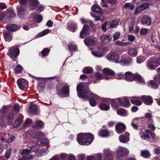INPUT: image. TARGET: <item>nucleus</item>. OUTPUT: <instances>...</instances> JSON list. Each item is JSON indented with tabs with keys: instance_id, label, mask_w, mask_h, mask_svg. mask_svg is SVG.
Listing matches in <instances>:
<instances>
[{
	"instance_id": "nucleus-1",
	"label": "nucleus",
	"mask_w": 160,
	"mask_h": 160,
	"mask_svg": "<svg viewBox=\"0 0 160 160\" xmlns=\"http://www.w3.org/2000/svg\"><path fill=\"white\" fill-rule=\"evenodd\" d=\"M78 96L84 100H88L90 105L93 107L96 105V102L99 101L102 102L99 105L100 108L103 111H108L110 108L108 104L110 100L108 98H101L91 92L88 89V87L83 83H80L77 87Z\"/></svg>"
},
{
	"instance_id": "nucleus-2",
	"label": "nucleus",
	"mask_w": 160,
	"mask_h": 160,
	"mask_svg": "<svg viewBox=\"0 0 160 160\" xmlns=\"http://www.w3.org/2000/svg\"><path fill=\"white\" fill-rule=\"evenodd\" d=\"M124 79L130 82L136 80L142 84L145 83L144 79L139 74L133 73L129 71L125 73Z\"/></svg>"
},
{
	"instance_id": "nucleus-3",
	"label": "nucleus",
	"mask_w": 160,
	"mask_h": 160,
	"mask_svg": "<svg viewBox=\"0 0 160 160\" xmlns=\"http://www.w3.org/2000/svg\"><path fill=\"white\" fill-rule=\"evenodd\" d=\"M112 107L114 109H118L119 106L128 107L130 106V103L128 98H118L113 101L111 103Z\"/></svg>"
},
{
	"instance_id": "nucleus-4",
	"label": "nucleus",
	"mask_w": 160,
	"mask_h": 160,
	"mask_svg": "<svg viewBox=\"0 0 160 160\" xmlns=\"http://www.w3.org/2000/svg\"><path fill=\"white\" fill-rule=\"evenodd\" d=\"M107 59L109 61L116 63H119L120 57L116 52H109L107 56Z\"/></svg>"
},
{
	"instance_id": "nucleus-5",
	"label": "nucleus",
	"mask_w": 160,
	"mask_h": 160,
	"mask_svg": "<svg viewBox=\"0 0 160 160\" xmlns=\"http://www.w3.org/2000/svg\"><path fill=\"white\" fill-rule=\"evenodd\" d=\"M19 53V50L17 46L11 47L8 51L7 55L11 58L15 59Z\"/></svg>"
},
{
	"instance_id": "nucleus-6",
	"label": "nucleus",
	"mask_w": 160,
	"mask_h": 160,
	"mask_svg": "<svg viewBox=\"0 0 160 160\" xmlns=\"http://www.w3.org/2000/svg\"><path fill=\"white\" fill-rule=\"evenodd\" d=\"M108 51V49L107 47H102L99 48L98 51L92 50V52L94 56L98 58H101L103 56L104 54L106 53Z\"/></svg>"
},
{
	"instance_id": "nucleus-7",
	"label": "nucleus",
	"mask_w": 160,
	"mask_h": 160,
	"mask_svg": "<svg viewBox=\"0 0 160 160\" xmlns=\"http://www.w3.org/2000/svg\"><path fill=\"white\" fill-rule=\"evenodd\" d=\"M129 152L128 150L125 147L120 146L119 147L117 154V159L120 160L122 158L127 155Z\"/></svg>"
},
{
	"instance_id": "nucleus-8",
	"label": "nucleus",
	"mask_w": 160,
	"mask_h": 160,
	"mask_svg": "<svg viewBox=\"0 0 160 160\" xmlns=\"http://www.w3.org/2000/svg\"><path fill=\"white\" fill-rule=\"evenodd\" d=\"M17 83L19 88L23 91L26 90L28 87V84L27 81L24 79H21L18 80Z\"/></svg>"
},
{
	"instance_id": "nucleus-9",
	"label": "nucleus",
	"mask_w": 160,
	"mask_h": 160,
	"mask_svg": "<svg viewBox=\"0 0 160 160\" xmlns=\"http://www.w3.org/2000/svg\"><path fill=\"white\" fill-rule=\"evenodd\" d=\"M147 68L150 70H155L157 67L155 62V59L151 58L148 60L146 62Z\"/></svg>"
},
{
	"instance_id": "nucleus-10",
	"label": "nucleus",
	"mask_w": 160,
	"mask_h": 160,
	"mask_svg": "<svg viewBox=\"0 0 160 160\" xmlns=\"http://www.w3.org/2000/svg\"><path fill=\"white\" fill-rule=\"evenodd\" d=\"M58 95L61 97H64L69 96V87L68 85L64 86L62 89L59 92H58Z\"/></svg>"
},
{
	"instance_id": "nucleus-11",
	"label": "nucleus",
	"mask_w": 160,
	"mask_h": 160,
	"mask_svg": "<svg viewBox=\"0 0 160 160\" xmlns=\"http://www.w3.org/2000/svg\"><path fill=\"white\" fill-rule=\"evenodd\" d=\"M126 127L124 124L121 122L118 123L116 126V132L120 134L123 132L125 130Z\"/></svg>"
},
{
	"instance_id": "nucleus-12",
	"label": "nucleus",
	"mask_w": 160,
	"mask_h": 160,
	"mask_svg": "<svg viewBox=\"0 0 160 160\" xmlns=\"http://www.w3.org/2000/svg\"><path fill=\"white\" fill-rule=\"evenodd\" d=\"M105 154L104 160H112L113 156L112 152L109 149H105L103 150Z\"/></svg>"
},
{
	"instance_id": "nucleus-13",
	"label": "nucleus",
	"mask_w": 160,
	"mask_h": 160,
	"mask_svg": "<svg viewBox=\"0 0 160 160\" xmlns=\"http://www.w3.org/2000/svg\"><path fill=\"white\" fill-rule=\"evenodd\" d=\"M141 98L143 102L146 105H150L153 102L152 98L150 96H141Z\"/></svg>"
},
{
	"instance_id": "nucleus-14",
	"label": "nucleus",
	"mask_w": 160,
	"mask_h": 160,
	"mask_svg": "<svg viewBox=\"0 0 160 160\" xmlns=\"http://www.w3.org/2000/svg\"><path fill=\"white\" fill-rule=\"evenodd\" d=\"M85 139V135L84 134H79L77 137V141L80 145H86V141Z\"/></svg>"
},
{
	"instance_id": "nucleus-15",
	"label": "nucleus",
	"mask_w": 160,
	"mask_h": 160,
	"mask_svg": "<svg viewBox=\"0 0 160 160\" xmlns=\"http://www.w3.org/2000/svg\"><path fill=\"white\" fill-rule=\"evenodd\" d=\"M129 134L126 132L124 134L121 135L119 137L120 141L122 143H126L129 140Z\"/></svg>"
},
{
	"instance_id": "nucleus-16",
	"label": "nucleus",
	"mask_w": 160,
	"mask_h": 160,
	"mask_svg": "<svg viewBox=\"0 0 160 160\" xmlns=\"http://www.w3.org/2000/svg\"><path fill=\"white\" fill-rule=\"evenodd\" d=\"M90 33V29L88 26L84 25L83 28V30L80 32V37L82 38H83L86 35L89 34Z\"/></svg>"
},
{
	"instance_id": "nucleus-17",
	"label": "nucleus",
	"mask_w": 160,
	"mask_h": 160,
	"mask_svg": "<svg viewBox=\"0 0 160 160\" xmlns=\"http://www.w3.org/2000/svg\"><path fill=\"white\" fill-rule=\"evenodd\" d=\"M152 19L148 16H144L142 17L141 19V22L143 25L150 26L151 23Z\"/></svg>"
},
{
	"instance_id": "nucleus-18",
	"label": "nucleus",
	"mask_w": 160,
	"mask_h": 160,
	"mask_svg": "<svg viewBox=\"0 0 160 160\" xmlns=\"http://www.w3.org/2000/svg\"><path fill=\"white\" fill-rule=\"evenodd\" d=\"M20 26H18L14 24H8L6 26V28L8 31L14 32L19 29L20 28Z\"/></svg>"
},
{
	"instance_id": "nucleus-19",
	"label": "nucleus",
	"mask_w": 160,
	"mask_h": 160,
	"mask_svg": "<svg viewBox=\"0 0 160 160\" xmlns=\"http://www.w3.org/2000/svg\"><path fill=\"white\" fill-rule=\"evenodd\" d=\"M103 72L107 76L109 77V79L113 78L115 72L114 71L108 68H104L103 70Z\"/></svg>"
},
{
	"instance_id": "nucleus-20",
	"label": "nucleus",
	"mask_w": 160,
	"mask_h": 160,
	"mask_svg": "<svg viewBox=\"0 0 160 160\" xmlns=\"http://www.w3.org/2000/svg\"><path fill=\"white\" fill-rule=\"evenodd\" d=\"M8 107V106H3L0 110V119L2 121L5 117L6 112Z\"/></svg>"
},
{
	"instance_id": "nucleus-21",
	"label": "nucleus",
	"mask_w": 160,
	"mask_h": 160,
	"mask_svg": "<svg viewBox=\"0 0 160 160\" xmlns=\"http://www.w3.org/2000/svg\"><path fill=\"white\" fill-rule=\"evenodd\" d=\"M112 38L111 35H102L100 38V40L105 43H108L110 42Z\"/></svg>"
},
{
	"instance_id": "nucleus-22",
	"label": "nucleus",
	"mask_w": 160,
	"mask_h": 160,
	"mask_svg": "<svg viewBox=\"0 0 160 160\" xmlns=\"http://www.w3.org/2000/svg\"><path fill=\"white\" fill-rule=\"evenodd\" d=\"M84 134L85 135L86 145H89L93 141L94 139L93 136L92 134L89 133H85Z\"/></svg>"
},
{
	"instance_id": "nucleus-23",
	"label": "nucleus",
	"mask_w": 160,
	"mask_h": 160,
	"mask_svg": "<svg viewBox=\"0 0 160 160\" xmlns=\"http://www.w3.org/2000/svg\"><path fill=\"white\" fill-rule=\"evenodd\" d=\"M141 98L139 97H133L131 98V101L132 103L134 105L140 106L142 104L140 100Z\"/></svg>"
},
{
	"instance_id": "nucleus-24",
	"label": "nucleus",
	"mask_w": 160,
	"mask_h": 160,
	"mask_svg": "<svg viewBox=\"0 0 160 160\" xmlns=\"http://www.w3.org/2000/svg\"><path fill=\"white\" fill-rule=\"evenodd\" d=\"M69 30L72 32H74L77 29V24L74 22H70L68 24Z\"/></svg>"
},
{
	"instance_id": "nucleus-25",
	"label": "nucleus",
	"mask_w": 160,
	"mask_h": 160,
	"mask_svg": "<svg viewBox=\"0 0 160 160\" xmlns=\"http://www.w3.org/2000/svg\"><path fill=\"white\" fill-rule=\"evenodd\" d=\"M102 158V155L101 154L98 153L94 155L88 156L87 160H101Z\"/></svg>"
},
{
	"instance_id": "nucleus-26",
	"label": "nucleus",
	"mask_w": 160,
	"mask_h": 160,
	"mask_svg": "<svg viewBox=\"0 0 160 160\" xmlns=\"http://www.w3.org/2000/svg\"><path fill=\"white\" fill-rule=\"evenodd\" d=\"M49 143V141L45 138H42L38 139L37 142V144L40 146L43 147L45 145Z\"/></svg>"
},
{
	"instance_id": "nucleus-27",
	"label": "nucleus",
	"mask_w": 160,
	"mask_h": 160,
	"mask_svg": "<svg viewBox=\"0 0 160 160\" xmlns=\"http://www.w3.org/2000/svg\"><path fill=\"white\" fill-rule=\"evenodd\" d=\"M17 8L18 16L21 18H23V15L25 13V10L24 8L21 6H17Z\"/></svg>"
},
{
	"instance_id": "nucleus-28",
	"label": "nucleus",
	"mask_w": 160,
	"mask_h": 160,
	"mask_svg": "<svg viewBox=\"0 0 160 160\" xmlns=\"http://www.w3.org/2000/svg\"><path fill=\"white\" fill-rule=\"evenodd\" d=\"M126 56L125 55H123L122 56L121 61L123 63L124 65H128L132 62V59L128 57L124 58H123V57H125Z\"/></svg>"
},
{
	"instance_id": "nucleus-29",
	"label": "nucleus",
	"mask_w": 160,
	"mask_h": 160,
	"mask_svg": "<svg viewBox=\"0 0 160 160\" xmlns=\"http://www.w3.org/2000/svg\"><path fill=\"white\" fill-rule=\"evenodd\" d=\"M84 42L87 46H94L97 43V41L93 38H88L85 39Z\"/></svg>"
},
{
	"instance_id": "nucleus-30",
	"label": "nucleus",
	"mask_w": 160,
	"mask_h": 160,
	"mask_svg": "<svg viewBox=\"0 0 160 160\" xmlns=\"http://www.w3.org/2000/svg\"><path fill=\"white\" fill-rule=\"evenodd\" d=\"M3 36L6 41L9 42L12 38V34L8 31H4Z\"/></svg>"
},
{
	"instance_id": "nucleus-31",
	"label": "nucleus",
	"mask_w": 160,
	"mask_h": 160,
	"mask_svg": "<svg viewBox=\"0 0 160 160\" xmlns=\"http://www.w3.org/2000/svg\"><path fill=\"white\" fill-rule=\"evenodd\" d=\"M14 118V115L12 112H9L7 115V117L5 118L9 124L12 122V121Z\"/></svg>"
},
{
	"instance_id": "nucleus-32",
	"label": "nucleus",
	"mask_w": 160,
	"mask_h": 160,
	"mask_svg": "<svg viewBox=\"0 0 160 160\" xmlns=\"http://www.w3.org/2000/svg\"><path fill=\"white\" fill-rule=\"evenodd\" d=\"M142 118H143L142 117H136L132 119V122L131 123V125L134 129L137 130L138 129L137 125L135 124V123H137L138 122L136 121H138L139 120L141 119Z\"/></svg>"
},
{
	"instance_id": "nucleus-33",
	"label": "nucleus",
	"mask_w": 160,
	"mask_h": 160,
	"mask_svg": "<svg viewBox=\"0 0 160 160\" xmlns=\"http://www.w3.org/2000/svg\"><path fill=\"white\" fill-rule=\"evenodd\" d=\"M23 118L22 116L20 115L19 117L14 122L13 124V127L16 128L19 126L22 122Z\"/></svg>"
},
{
	"instance_id": "nucleus-34",
	"label": "nucleus",
	"mask_w": 160,
	"mask_h": 160,
	"mask_svg": "<svg viewBox=\"0 0 160 160\" xmlns=\"http://www.w3.org/2000/svg\"><path fill=\"white\" fill-rule=\"evenodd\" d=\"M117 113L118 114L122 116H126L128 115V112L123 108L118 109Z\"/></svg>"
},
{
	"instance_id": "nucleus-35",
	"label": "nucleus",
	"mask_w": 160,
	"mask_h": 160,
	"mask_svg": "<svg viewBox=\"0 0 160 160\" xmlns=\"http://www.w3.org/2000/svg\"><path fill=\"white\" fill-rule=\"evenodd\" d=\"M43 123L42 121L39 120L35 122L32 127L34 128L39 129L43 127Z\"/></svg>"
},
{
	"instance_id": "nucleus-36",
	"label": "nucleus",
	"mask_w": 160,
	"mask_h": 160,
	"mask_svg": "<svg viewBox=\"0 0 160 160\" xmlns=\"http://www.w3.org/2000/svg\"><path fill=\"white\" fill-rule=\"evenodd\" d=\"M68 48L71 53L77 51V46L73 43H70L68 45Z\"/></svg>"
},
{
	"instance_id": "nucleus-37",
	"label": "nucleus",
	"mask_w": 160,
	"mask_h": 160,
	"mask_svg": "<svg viewBox=\"0 0 160 160\" xmlns=\"http://www.w3.org/2000/svg\"><path fill=\"white\" fill-rule=\"evenodd\" d=\"M92 12L97 13L101 12H102L101 8L97 4L93 5L92 7Z\"/></svg>"
},
{
	"instance_id": "nucleus-38",
	"label": "nucleus",
	"mask_w": 160,
	"mask_h": 160,
	"mask_svg": "<svg viewBox=\"0 0 160 160\" xmlns=\"http://www.w3.org/2000/svg\"><path fill=\"white\" fill-rule=\"evenodd\" d=\"M49 152L48 148H43L40 151L39 150V153H38V156L41 157L42 156L47 154Z\"/></svg>"
},
{
	"instance_id": "nucleus-39",
	"label": "nucleus",
	"mask_w": 160,
	"mask_h": 160,
	"mask_svg": "<svg viewBox=\"0 0 160 160\" xmlns=\"http://www.w3.org/2000/svg\"><path fill=\"white\" fill-rule=\"evenodd\" d=\"M128 53L131 56L134 57L137 55L138 51L136 48H132L128 50Z\"/></svg>"
},
{
	"instance_id": "nucleus-40",
	"label": "nucleus",
	"mask_w": 160,
	"mask_h": 160,
	"mask_svg": "<svg viewBox=\"0 0 160 160\" xmlns=\"http://www.w3.org/2000/svg\"><path fill=\"white\" fill-rule=\"evenodd\" d=\"M98 134L101 137H107L109 135V132L107 130H101L98 132Z\"/></svg>"
},
{
	"instance_id": "nucleus-41",
	"label": "nucleus",
	"mask_w": 160,
	"mask_h": 160,
	"mask_svg": "<svg viewBox=\"0 0 160 160\" xmlns=\"http://www.w3.org/2000/svg\"><path fill=\"white\" fill-rule=\"evenodd\" d=\"M113 78L118 79H124V74L122 72L114 74Z\"/></svg>"
},
{
	"instance_id": "nucleus-42",
	"label": "nucleus",
	"mask_w": 160,
	"mask_h": 160,
	"mask_svg": "<svg viewBox=\"0 0 160 160\" xmlns=\"http://www.w3.org/2000/svg\"><path fill=\"white\" fill-rule=\"evenodd\" d=\"M7 13L8 15V16L10 18L14 17L16 15L13 11L10 8L8 9L7 10Z\"/></svg>"
},
{
	"instance_id": "nucleus-43",
	"label": "nucleus",
	"mask_w": 160,
	"mask_h": 160,
	"mask_svg": "<svg viewBox=\"0 0 160 160\" xmlns=\"http://www.w3.org/2000/svg\"><path fill=\"white\" fill-rule=\"evenodd\" d=\"M141 155L144 158H148L150 157V154L148 151L145 150H142L141 152Z\"/></svg>"
},
{
	"instance_id": "nucleus-44",
	"label": "nucleus",
	"mask_w": 160,
	"mask_h": 160,
	"mask_svg": "<svg viewBox=\"0 0 160 160\" xmlns=\"http://www.w3.org/2000/svg\"><path fill=\"white\" fill-rule=\"evenodd\" d=\"M37 109L36 105H32L29 108V112L31 114H34L37 112Z\"/></svg>"
},
{
	"instance_id": "nucleus-45",
	"label": "nucleus",
	"mask_w": 160,
	"mask_h": 160,
	"mask_svg": "<svg viewBox=\"0 0 160 160\" xmlns=\"http://www.w3.org/2000/svg\"><path fill=\"white\" fill-rule=\"evenodd\" d=\"M42 16L39 14H37L33 17V19L35 21L38 23L41 22L42 20Z\"/></svg>"
},
{
	"instance_id": "nucleus-46",
	"label": "nucleus",
	"mask_w": 160,
	"mask_h": 160,
	"mask_svg": "<svg viewBox=\"0 0 160 160\" xmlns=\"http://www.w3.org/2000/svg\"><path fill=\"white\" fill-rule=\"evenodd\" d=\"M95 77L98 79V80L104 79H109V77L107 76L103 77L101 74L98 72L96 73Z\"/></svg>"
},
{
	"instance_id": "nucleus-47",
	"label": "nucleus",
	"mask_w": 160,
	"mask_h": 160,
	"mask_svg": "<svg viewBox=\"0 0 160 160\" xmlns=\"http://www.w3.org/2000/svg\"><path fill=\"white\" fill-rule=\"evenodd\" d=\"M137 62L138 64L142 63L146 60L145 58L143 56H139L137 57Z\"/></svg>"
},
{
	"instance_id": "nucleus-48",
	"label": "nucleus",
	"mask_w": 160,
	"mask_h": 160,
	"mask_svg": "<svg viewBox=\"0 0 160 160\" xmlns=\"http://www.w3.org/2000/svg\"><path fill=\"white\" fill-rule=\"evenodd\" d=\"M31 152V151L28 149H25L23 150H21L20 152L22 155H24V156H31L29 155Z\"/></svg>"
},
{
	"instance_id": "nucleus-49",
	"label": "nucleus",
	"mask_w": 160,
	"mask_h": 160,
	"mask_svg": "<svg viewBox=\"0 0 160 160\" xmlns=\"http://www.w3.org/2000/svg\"><path fill=\"white\" fill-rule=\"evenodd\" d=\"M119 21L118 20H113L110 23L109 28H114L118 25Z\"/></svg>"
},
{
	"instance_id": "nucleus-50",
	"label": "nucleus",
	"mask_w": 160,
	"mask_h": 160,
	"mask_svg": "<svg viewBox=\"0 0 160 160\" xmlns=\"http://www.w3.org/2000/svg\"><path fill=\"white\" fill-rule=\"evenodd\" d=\"M50 49L48 48H44L41 52V54L42 57L47 56L50 52Z\"/></svg>"
},
{
	"instance_id": "nucleus-51",
	"label": "nucleus",
	"mask_w": 160,
	"mask_h": 160,
	"mask_svg": "<svg viewBox=\"0 0 160 160\" xmlns=\"http://www.w3.org/2000/svg\"><path fill=\"white\" fill-rule=\"evenodd\" d=\"M51 31V30L47 29H45L43 30L42 32H40L38 34V36L39 37H40L46 35Z\"/></svg>"
},
{
	"instance_id": "nucleus-52",
	"label": "nucleus",
	"mask_w": 160,
	"mask_h": 160,
	"mask_svg": "<svg viewBox=\"0 0 160 160\" xmlns=\"http://www.w3.org/2000/svg\"><path fill=\"white\" fill-rule=\"evenodd\" d=\"M30 148L31 151L32 152H34L37 154L39 153V147L37 145H34L32 147H30Z\"/></svg>"
},
{
	"instance_id": "nucleus-53",
	"label": "nucleus",
	"mask_w": 160,
	"mask_h": 160,
	"mask_svg": "<svg viewBox=\"0 0 160 160\" xmlns=\"http://www.w3.org/2000/svg\"><path fill=\"white\" fill-rule=\"evenodd\" d=\"M123 7L125 8H130V9L131 10H133L135 8L134 5L131 3H127L124 5Z\"/></svg>"
},
{
	"instance_id": "nucleus-54",
	"label": "nucleus",
	"mask_w": 160,
	"mask_h": 160,
	"mask_svg": "<svg viewBox=\"0 0 160 160\" xmlns=\"http://www.w3.org/2000/svg\"><path fill=\"white\" fill-rule=\"evenodd\" d=\"M92 69L89 67H85L82 70V72L86 73H90L92 71Z\"/></svg>"
},
{
	"instance_id": "nucleus-55",
	"label": "nucleus",
	"mask_w": 160,
	"mask_h": 160,
	"mask_svg": "<svg viewBox=\"0 0 160 160\" xmlns=\"http://www.w3.org/2000/svg\"><path fill=\"white\" fill-rule=\"evenodd\" d=\"M140 137L143 140H147L150 138L149 135L148 134H145L141 132L140 133Z\"/></svg>"
},
{
	"instance_id": "nucleus-56",
	"label": "nucleus",
	"mask_w": 160,
	"mask_h": 160,
	"mask_svg": "<svg viewBox=\"0 0 160 160\" xmlns=\"http://www.w3.org/2000/svg\"><path fill=\"white\" fill-rule=\"evenodd\" d=\"M150 86L153 89L157 88L158 87V86L154 81L151 80L150 82Z\"/></svg>"
},
{
	"instance_id": "nucleus-57",
	"label": "nucleus",
	"mask_w": 160,
	"mask_h": 160,
	"mask_svg": "<svg viewBox=\"0 0 160 160\" xmlns=\"http://www.w3.org/2000/svg\"><path fill=\"white\" fill-rule=\"evenodd\" d=\"M22 66L19 65H18L15 69V72L16 73H20L22 71Z\"/></svg>"
},
{
	"instance_id": "nucleus-58",
	"label": "nucleus",
	"mask_w": 160,
	"mask_h": 160,
	"mask_svg": "<svg viewBox=\"0 0 160 160\" xmlns=\"http://www.w3.org/2000/svg\"><path fill=\"white\" fill-rule=\"evenodd\" d=\"M145 117L146 118L148 119V122L151 123L152 122V115L151 113H147L145 115Z\"/></svg>"
},
{
	"instance_id": "nucleus-59",
	"label": "nucleus",
	"mask_w": 160,
	"mask_h": 160,
	"mask_svg": "<svg viewBox=\"0 0 160 160\" xmlns=\"http://www.w3.org/2000/svg\"><path fill=\"white\" fill-rule=\"evenodd\" d=\"M11 148H9L7 149L5 152L4 156L7 159H8L10 158L11 156Z\"/></svg>"
},
{
	"instance_id": "nucleus-60",
	"label": "nucleus",
	"mask_w": 160,
	"mask_h": 160,
	"mask_svg": "<svg viewBox=\"0 0 160 160\" xmlns=\"http://www.w3.org/2000/svg\"><path fill=\"white\" fill-rule=\"evenodd\" d=\"M30 3V6H36L38 4V2L37 0H31Z\"/></svg>"
},
{
	"instance_id": "nucleus-61",
	"label": "nucleus",
	"mask_w": 160,
	"mask_h": 160,
	"mask_svg": "<svg viewBox=\"0 0 160 160\" xmlns=\"http://www.w3.org/2000/svg\"><path fill=\"white\" fill-rule=\"evenodd\" d=\"M33 158L32 156H24L22 158H19L18 160H29Z\"/></svg>"
},
{
	"instance_id": "nucleus-62",
	"label": "nucleus",
	"mask_w": 160,
	"mask_h": 160,
	"mask_svg": "<svg viewBox=\"0 0 160 160\" xmlns=\"http://www.w3.org/2000/svg\"><path fill=\"white\" fill-rule=\"evenodd\" d=\"M13 110L16 112L17 113L19 111V106L18 104H14L13 106Z\"/></svg>"
},
{
	"instance_id": "nucleus-63",
	"label": "nucleus",
	"mask_w": 160,
	"mask_h": 160,
	"mask_svg": "<svg viewBox=\"0 0 160 160\" xmlns=\"http://www.w3.org/2000/svg\"><path fill=\"white\" fill-rule=\"evenodd\" d=\"M149 5V4L148 3H145L142 4L140 5V6L142 9V10H143L148 8Z\"/></svg>"
},
{
	"instance_id": "nucleus-64",
	"label": "nucleus",
	"mask_w": 160,
	"mask_h": 160,
	"mask_svg": "<svg viewBox=\"0 0 160 160\" xmlns=\"http://www.w3.org/2000/svg\"><path fill=\"white\" fill-rule=\"evenodd\" d=\"M120 33L119 32H117L113 35V40L114 41L116 40L120 37Z\"/></svg>"
}]
</instances>
